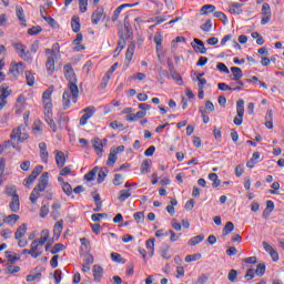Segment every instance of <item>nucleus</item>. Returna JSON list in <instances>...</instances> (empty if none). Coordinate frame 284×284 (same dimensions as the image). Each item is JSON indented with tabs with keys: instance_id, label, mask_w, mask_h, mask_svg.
<instances>
[{
	"instance_id": "nucleus-1",
	"label": "nucleus",
	"mask_w": 284,
	"mask_h": 284,
	"mask_svg": "<svg viewBox=\"0 0 284 284\" xmlns=\"http://www.w3.org/2000/svg\"><path fill=\"white\" fill-rule=\"evenodd\" d=\"M64 77L69 82L68 89L64 90L62 95L63 110H68L72 103H77L79 99V87L77 85V74L72 64L64 65Z\"/></svg>"
},
{
	"instance_id": "nucleus-2",
	"label": "nucleus",
	"mask_w": 284,
	"mask_h": 284,
	"mask_svg": "<svg viewBox=\"0 0 284 284\" xmlns=\"http://www.w3.org/2000/svg\"><path fill=\"white\" fill-rule=\"evenodd\" d=\"M48 172L41 174L38 185L34 186L29 196L31 203H37V200L41 196V192H45V187H48Z\"/></svg>"
},
{
	"instance_id": "nucleus-3",
	"label": "nucleus",
	"mask_w": 284,
	"mask_h": 284,
	"mask_svg": "<svg viewBox=\"0 0 284 284\" xmlns=\"http://www.w3.org/2000/svg\"><path fill=\"white\" fill-rule=\"evenodd\" d=\"M236 112L239 118H234L233 123L234 125H242L243 124V116L245 115V101L239 100L236 102Z\"/></svg>"
},
{
	"instance_id": "nucleus-4",
	"label": "nucleus",
	"mask_w": 284,
	"mask_h": 284,
	"mask_svg": "<svg viewBox=\"0 0 284 284\" xmlns=\"http://www.w3.org/2000/svg\"><path fill=\"white\" fill-rule=\"evenodd\" d=\"M45 54L48 55L45 68L49 74L54 72V49H45Z\"/></svg>"
},
{
	"instance_id": "nucleus-5",
	"label": "nucleus",
	"mask_w": 284,
	"mask_h": 284,
	"mask_svg": "<svg viewBox=\"0 0 284 284\" xmlns=\"http://www.w3.org/2000/svg\"><path fill=\"white\" fill-rule=\"evenodd\" d=\"M28 133L21 131V128L13 129L11 132V140L18 141L19 143H23L24 141H28Z\"/></svg>"
},
{
	"instance_id": "nucleus-6",
	"label": "nucleus",
	"mask_w": 284,
	"mask_h": 284,
	"mask_svg": "<svg viewBox=\"0 0 284 284\" xmlns=\"http://www.w3.org/2000/svg\"><path fill=\"white\" fill-rule=\"evenodd\" d=\"M193 50L195 52H199L200 54H206L207 49L205 48V43H203V40H199V38H195L193 40V43H191Z\"/></svg>"
},
{
	"instance_id": "nucleus-7",
	"label": "nucleus",
	"mask_w": 284,
	"mask_h": 284,
	"mask_svg": "<svg viewBox=\"0 0 284 284\" xmlns=\"http://www.w3.org/2000/svg\"><path fill=\"white\" fill-rule=\"evenodd\" d=\"M84 114L80 119V125H87L88 120L94 116V106H89L83 110Z\"/></svg>"
},
{
	"instance_id": "nucleus-8",
	"label": "nucleus",
	"mask_w": 284,
	"mask_h": 284,
	"mask_svg": "<svg viewBox=\"0 0 284 284\" xmlns=\"http://www.w3.org/2000/svg\"><path fill=\"white\" fill-rule=\"evenodd\" d=\"M92 148L97 152L98 156H103V141L100 138H93L91 140Z\"/></svg>"
},
{
	"instance_id": "nucleus-9",
	"label": "nucleus",
	"mask_w": 284,
	"mask_h": 284,
	"mask_svg": "<svg viewBox=\"0 0 284 284\" xmlns=\"http://www.w3.org/2000/svg\"><path fill=\"white\" fill-rule=\"evenodd\" d=\"M232 75L230 77L231 81H241L243 79V70L239 67L231 68Z\"/></svg>"
},
{
	"instance_id": "nucleus-10",
	"label": "nucleus",
	"mask_w": 284,
	"mask_h": 284,
	"mask_svg": "<svg viewBox=\"0 0 284 284\" xmlns=\"http://www.w3.org/2000/svg\"><path fill=\"white\" fill-rule=\"evenodd\" d=\"M9 207H10L11 212H14V213H17L21 210V202H19V195H14V197H11Z\"/></svg>"
},
{
	"instance_id": "nucleus-11",
	"label": "nucleus",
	"mask_w": 284,
	"mask_h": 284,
	"mask_svg": "<svg viewBox=\"0 0 284 284\" xmlns=\"http://www.w3.org/2000/svg\"><path fill=\"white\" fill-rule=\"evenodd\" d=\"M10 94H12V91H10L8 83H2L0 87V101H6Z\"/></svg>"
},
{
	"instance_id": "nucleus-12",
	"label": "nucleus",
	"mask_w": 284,
	"mask_h": 284,
	"mask_svg": "<svg viewBox=\"0 0 284 284\" xmlns=\"http://www.w3.org/2000/svg\"><path fill=\"white\" fill-rule=\"evenodd\" d=\"M42 246L37 242L33 241L31 243V254H32V258H39V256H41V254H43L42 251H39Z\"/></svg>"
},
{
	"instance_id": "nucleus-13",
	"label": "nucleus",
	"mask_w": 284,
	"mask_h": 284,
	"mask_svg": "<svg viewBox=\"0 0 284 284\" xmlns=\"http://www.w3.org/2000/svg\"><path fill=\"white\" fill-rule=\"evenodd\" d=\"M93 278L98 283L103 278V266L101 265H93Z\"/></svg>"
},
{
	"instance_id": "nucleus-14",
	"label": "nucleus",
	"mask_w": 284,
	"mask_h": 284,
	"mask_svg": "<svg viewBox=\"0 0 284 284\" xmlns=\"http://www.w3.org/2000/svg\"><path fill=\"white\" fill-rule=\"evenodd\" d=\"M103 17V9L98 8L95 12L91 16V21L93 26H99V22L101 21V18Z\"/></svg>"
},
{
	"instance_id": "nucleus-15",
	"label": "nucleus",
	"mask_w": 284,
	"mask_h": 284,
	"mask_svg": "<svg viewBox=\"0 0 284 284\" xmlns=\"http://www.w3.org/2000/svg\"><path fill=\"white\" fill-rule=\"evenodd\" d=\"M63 232V220L58 221L53 226V237L58 240Z\"/></svg>"
},
{
	"instance_id": "nucleus-16",
	"label": "nucleus",
	"mask_w": 284,
	"mask_h": 284,
	"mask_svg": "<svg viewBox=\"0 0 284 284\" xmlns=\"http://www.w3.org/2000/svg\"><path fill=\"white\" fill-rule=\"evenodd\" d=\"M55 163L58 168L65 165V153L63 151H55Z\"/></svg>"
},
{
	"instance_id": "nucleus-17",
	"label": "nucleus",
	"mask_w": 284,
	"mask_h": 284,
	"mask_svg": "<svg viewBox=\"0 0 284 284\" xmlns=\"http://www.w3.org/2000/svg\"><path fill=\"white\" fill-rule=\"evenodd\" d=\"M124 8H134V4H130V3H124L120 7H118L114 12H113V16H112V21H118L119 20V14H121V11L124 9Z\"/></svg>"
},
{
	"instance_id": "nucleus-18",
	"label": "nucleus",
	"mask_w": 284,
	"mask_h": 284,
	"mask_svg": "<svg viewBox=\"0 0 284 284\" xmlns=\"http://www.w3.org/2000/svg\"><path fill=\"white\" fill-rule=\"evenodd\" d=\"M148 112L145 111H138L135 114H129L126 115V121L133 122V121H139V119L145 118Z\"/></svg>"
},
{
	"instance_id": "nucleus-19",
	"label": "nucleus",
	"mask_w": 284,
	"mask_h": 284,
	"mask_svg": "<svg viewBox=\"0 0 284 284\" xmlns=\"http://www.w3.org/2000/svg\"><path fill=\"white\" fill-rule=\"evenodd\" d=\"M132 57H134V44H129L125 53V64L130 65V61H132Z\"/></svg>"
},
{
	"instance_id": "nucleus-20",
	"label": "nucleus",
	"mask_w": 284,
	"mask_h": 284,
	"mask_svg": "<svg viewBox=\"0 0 284 284\" xmlns=\"http://www.w3.org/2000/svg\"><path fill=\"white\" fill-rule=\"evenodd\" d=\"M241 8H243V3H239V2L231 3V6H230L231 14H241V12H243V10H241Z\"/></svg>"
},
{
	"instance_id": "nucleus-21",
	"label": "nucleus",
	"mask_w": 284,
	"mask_h": 284,
	"mask_svg": "<svg viewBox=\"0 0 284 284\" xmlns=\"http://www.w3.org/2000/svg\"><path fill=\"white\" fill-rule=\"evenodd\" d=\"M260 159H261V153L254 152L252 155V159L246 163V168H250V169L254 168L258 163Z\"/></svg>"
},
{
	"instance_id": "nucleus-22",
	"label": "nucleus",
	"mask_w": 284,
	"mask_h": 284,
	"mask_svg": "<svg viewBox=\"0 0 284 284\" xmlns=\"http://www.w3.org/2000/svg\"><path fill=\"white\" fill-rule=\"evenodd\" d=\"M27 232H28V225L22 224L16 231L14 237L19 241V239H22L26 235Z\"/></svg>"
},
{
	"instance_id": "nucleus-23",
	"label": "nucleus",
	"mask_w": 284,
	"mask_h": 284,
	"mask_svg": "<svg viewBox=\"0 0 284 284\" xmlns=\"http://www.w3.org/2000/svg\"><path fill=\"white\" fill-rule=\"evenodd\" d=\"M41 234H42V237L39 240H34V241H37L40 244V246L43 247V245H45V243H48V239H50V231L43 230L41 232Z\"/></svg>"
},
{
	"instance_id": "nucleus-24",
	"label": "nucleus",
	"mask_w": 284,
	"mask_h": 284,
	"mask_svg": "<svg viewBox=\"0 0 284 284\" xmlns=\"http://www.w3.org/2000/svg\"><path fill=\"white\" fill-rule=\"evenodd\" d=\"M71 27H72V30L73 32H80L81 30V23L79 22V17L77 16H73L72 19H71Z\"/></svg>"
},
{
	"instance_id": "nucleus-25",
	"label": "nucleus",
	"mask_w": 284,
	"mask_h": 284,
	"mask_svg": "<svg viewBox=\"0 0 284 284\" xmlns=\"http://www.w3.org/2000/svg\"><path fill=\"white\" fill-rule=\"evenodd\" d=\"M16 14L22 26H26V13L23 12V7H16Z\"/></svg>"
},
{
	"instance_id": "nucleus-26",
	"label": "nucleus",
	"mask_w": 284,
	"mask_h": 284,
	"mask_svg": "<svg viewBox=\"0 0 284 284\" xmlns=\"http://www.w3.org/2000/svg\"><path fill=\"white\" fill-rule=\"evenodd\" d=\"M150 165H152V160L145 159L141 164V174H148L150 172Z\"/></svg>"
},
{
	"instance_id": "nucleus-27",
	"label": "nucleus",
	"mask_w": 284,
	"mask_h": 284,
	"mask_svg": "<svg viewBox=\"0 0 284 284\" xmlns=\"http://www.w3.org/2000/svg\"><path fill=\"white\" fill-rule=\"evenodd\" d=\"M4 256H6V258H8L9 265L17 263V261H19V258H20L19 256H16L14 254H12L10 251H6Z\"/></svg>"
},
{
	"instance_id": "nucleus-28",
	"label": "nucleus",
	"mask_w": 284,
	"mask_h": 284,
	"mask_svg": "<svg viewBox=\"0 0 284 284\" xmlns=\"http://www.w3.org/2000/svg\"><path fill=\"white\" fill-rule=\"evenodd\" d=\"M132 196V193H130V190H121L119 194V201L123 203L125 200L130 199Z\"/></svg>"
},
{
	"instance_id": "nucleus-29",
	"label": "nucleus",
	"mask_w": 284,
	"mask_h": 284,
	"mask_svg": "<svg viewBox=\"0 0 284 284\" xmlns=\"http://www.w3.org/2000/svg\"><path fill=\"white\" fill-rule=\"evenodd\" d=\"M6 194L7 196H11V199H14V196H19V194H17V186L8 185L6 187Z\"/></svg>"
},
{
	"instance_id": "nucleus-30",
	"label": "nucleus",
	"mask_w": 284,
	"mask_h": 284,
	"mask_svg": "<svg viewBox=\"0 0 284 284\" xmlns=\"http://www.w3.org/2000/svg\"><path fill=\"white\" fill-rule=\"evenodd\" d=\"M214 10H216V7L214 4H204L201 8V13L202 14H210V13L214 12Z\"/></svg>"
},
{
	"instance_id": "nucleus-31",
	"label": "nucleus",
	"mask_w": 284,
	"mask_h": 284,
	"mask_svg": "<svg viewBox=\"0 0 284 284\" xmlns=\"http://www.w3.org/2000/svg\"><path fill=\"white\" fill-rule=\"evenodd\" d=\"M9 74H12L14 79H18L19 74H21V70L14 64V62L11 63V67L9 69Z\"/></svg>"
},
{
	"instance_id": "nucleus-32",
	"label": "nucleus",
	"mask_w": 284,
	"mask_h": 284,
	"mask_svg": "<svg viewBox=\"0 0 284 284\" xmlns=\"http://www.w3.org/2000/svg\"><path fill=\"white\" fill-rule=\"evenodd\" d=\"M171 78L176 81L179 83V85H183V78L181 77V74H179V72H176V69L173 71H169Z\"/></svg>"
},
{
	"instance_id": "nucleus-33",
	"label": "nucleus",
	"mask_w": 284,
	"mask_h": 284,
	"mask_svg": "<svg viewBox=\"0 0 284 284\" xmlns=\"http://www.w3.org/2000/svg\"><path fill=\"white\" fill-rule=\"evenodd\" d=\"M205 240V235H196L189 241V245L194 246Z\"/></svg>"
},
{
	"instance_id": "nucleus-34",
	"label": "nucleus",
	"mask_w": 284,
	"mask_h": 284,
	"mask_svg": "<svg viewBox=\"0 0 284 284\" xmlns=\"http://www.w3.org/2000/svg\"><path fill=\"white\" fill-rule=\"evenodd\" d=\"M210 181H213L212 187H219L221 185V180H219V175L216 173L209 174Z\"/></svg>"
},
{
	"instance_id": "nucleus-35",
	"label": "nucleus",
	"mask_w": 284,
	"mask_h": 284,
	"mask_svg": "<svg viewBox=\"0 0 284 284\" xmlns=\"http://www.w3.org/2000/svg\"><path fill=\"white\" fill-rule=\"evenodd\" d=\"M108 168H102L98 173V183H103L105 176H108Z\"/></svg>"
},
{
	"instance_id": "nucleus-36",
	"label": "nucleus",
	"mask_w": 284,
	"mask_h": 284,
	"mask_svg": "<svg viewBox=\"0 0 284 284\" xmlns=\"http://www.w3.org/2000/svg\"><path fill=\"white\" fill-rule=\"evenodd\" d=\"M97 172H99L98 166H95L93 170H91L84 175L85 181H94V178L97 176Z\"/></svg>"
},
{
	"instance_id": "nucleus-37",
	"label": "nucleus",
	"mask_w": 284,
	"mask_h": 284,
	"mask_svg": "<svg viewBox=\"0 0 284 284\" xmlns=\"http://www.w3.org/2000/svg\"><path fill=\"white\" fill-rule=\"evenodd\" d=\"M234 232V223L227 222L223 229V236H227V234H232Z\"/></svg>"
},
{
	"instance_id": "nucleus-38",
	"label": "nucleus",
	"mask_w": 284,
	"mask_h": 284,
	"mask_svg": "<svg viewBox=\"0 0 284 284\" xmlns=\"http://www.w3.org/2000/svg\"><path fill=\"white\" fill-rule=\"evenodd\" d=\"M13 48L16 49V51L18 52L19 57H21V54L26 53L27 48L23 43H13Z\"/></svg>"
},
{
	"instance_id": "nucleus-39",
	"label": "nucleus",
	"mask_w": 284,
	"mask_h": 284,
	"mask_svg": "<svg viewBox=\"0 0 284 284\" xmlns=\"http://www.w3.org/2000/svg\"><path fill=\"white\" fill-rule=\"evenodd\" d=\"M262 14L263 17H272V9L267 2L263 3L262 6Z\"/></svg>"
},
{
	"instance_id": "nucleus-40",
	"label": "nucleus",
	"mask_w": 284,
	"mask_h": 284,
	"mask_svg": "<svg viewBox=\"0 0 284 284\" xmlns=\"http://www.w3.org/2000/svg\"><path fill=\"white\" fill-rule=\"evenodd\" d=\"M133 217L136 221V223H145V213H143V212L134 213Z\"/></svg>"
},
{
	"instance_id": "nucleus-41",
	"label": "nucleus",
	"mask_w": 284,
	"mask_h": 284,
	"mask_svg": "<svg viewBox=\"0 0 284 284\" xmlns=\"http://www.w3.org/2000/svg\"><path fill=\"white\" fill-rule=\"evenodd\" d=\"M201 253H195V254H192V255H187L185 257V263H192L193 261H201Z\"/></svg>"
},
{
	"instance_id": "nucleus-42",
	"label": "nucleus",
	"mask_w": 284,
	"mask_h": 284,
	"mask_svg": "<svg viewBox=\"0 0 284 284\" xmlns=\"http://www.w3.org/2000/svg\"><path fill=\"white\" fill-rule=\"evenodd\" d=\"M237 82H231V90L236 91V90H243V85H245V83H243V81L241 80H236Z\"/></svg>"
},
{
	"instance_id": "nucleus-43",
	"label": "nucleus",
	"mask_w": 284,
	"mask_h": 284,
	"mask_svg": "<svg viewBox=\"0 0 284 284\" xmlns=\"http://www.w3.org/2000/svg\"><path fill=\"white\" fill-rule=\"evenodd\" d=\"M237 276H239V272L236 270H231L229 272L227 278H229L230 283H236Z\"/></svg>"
},
{
	"instance_id": "nucleus-44",
	"label": "nucleus",
	"mask_w": 284,
	"mask_h": 284,
	"mask_svg": "<svg viewBox=\"0 0 284 284\" xmlns=\"http://www.w3.org/2000/svg\"><path fill=\"white\" fill-rule=\"evenodd\" d=\"M45 110V114H52V100L42 101Z\"/></svg>"
},
{
	"instance_id": "nucleus-45",
	"label": "nucleus",
	"mask_w": 284,
	"mask_h": 284,
	"mask_svg": "<svg viewBox=\"0 0 284 284\" xmlns=\"http://www.w3.org/2000/svg\"><path fill=\"white\" fill-rule=\"evenodd\" d=\"M26 79H27V84L32 88L34 85V74H32L30 71L26 72Z\"/></svg>"
},
{
	"instance_id": "nucleus-46",
	"label": "nucleus",
	"mask_w": 284,
	"mask_h": 284,
	"mask_svg": "<svg viewBox=\"0 0 284 284\" xmlns=\"http://www.w3.org/2000/svg\"><path fill=\"white\" fill-rule=\"evenodd\" d=\"M146 250H149L150 256H154V239L146 241Z\"/></svg>"
},
{
	"instance_id": "nucleus-47",
	"label": "nucleus",
	"mask_w": 284,
	"mask_h": 284,
	"mask_svg": "<svg viewBox=\"0 0 284 284\" xmlns=\"http://www.w3.org/2000/svg\"><path fill=\"white\" fill-rule=\"evenodd\" d=\"M62 190H63L64 194H67V196L72 195V185H70V183L63 182Z\"/></svg>"
},
{
	"instance_id": "nucleus-48",
	"label": "nucleus",
	"mask_w": 284,
	"mask_h": 284,
	"mask_svg": "<svg viewBox=\"0 0 284 284\" xmlns=\"http://www.w3.org/2000/svg\"><path fill=\"white\" fill-rule=\"evenodd\" d=\"M19 215H17V214H11V215H9V216H6L4 215V223H17V221H19Z\"/></svg>"
},
{
	"instance_id": "nucleus-49",
	"label": "nucleus",
	"mask_w": 284,
	"mask_h": 284,
	"mask_svg": "<svg viewBox=\"0 0 284 284\" xmlns=\"http://www.w3.org/2000/svg\"><path fill=\"white\" fill-rule=\"evenodd\" d=\"M63 250H65V245L58 243L52 247L51 254H59V252H63Z\"/></svg>"
},
{
	"instance_id": "nucleus-50",
	"label": "nucleus",
	"mask_w": 284,
	"mask_h": 284,
	"mask_svg": "<svg viewBox=\"0 0 284 284\" xmlns=\"http://www.w3.org/2000/svg\"><path fill=\"white\" fill-rule=\"evenodd\" d=\"M165 236H170V241L172 243H176V241H179V235H176V233H174L172 230L166 231Z\"/></svg>"
},
{
	"instance_id": "nucleus-51",
	"label": "nucleus",
	"mask_w": 284,
	"mask_h": 284,
	"mask_svg": "<svg viewBox=\"0 0 284 284\" xmlns=\"http://www.w3.org/2000/svg\"><path fill=\"white\" fill-rule=\"evenodd\" d=\"M116 153H114V151H111L106 161V165H114V163H116Z\"/></svg>"
},
{
	"instance_id": "nucleus-52",
	"label": "nucleus",
	"mask_w": 284,
	"mask_h": 284,
	"mask_svg": "<svg viewBox=\"0 0 284 284\" xmlns=\"http://www.w3.org/2000/svg\"><path fill=\"white\" fill-rule=\"evenodd\" d=\"M43 172V166L42 165H38L33 169V171L31 172V176L32 179H36L37 180V176L40 175V173Z\"/></svg>"
},
{
	"instance_id": "nucleus-53",
	"label": "nucleus",
	"mask_w": 284,
	"mask_h": 284,
	"mask_svg": "<svg viewBox=\"0 0 284 284\" xmlns=\"http://www.w3.org/2000/svg\"><path fill=\"white\" fill-rule=\"evenodd\" d=\"M213 17H215V19H220V21H223V23H227V16L221 11L214 12Z\"/></svg>"
},
{
	"instance_id": "nucleus-54",
	"label": "nucleus",
	"mask_w": 284,
	"mask_h": 284,
	"mask_svg": "<svg viewBox=\"0 0 284 284\" xmlns=\"http://www.w3.org/2000/svg\"><path fill=\"white\" fill-rule=\"evenodd\" d=\"M200 29L203 30V32H210L212 30V20H206V22L202 24Z\"/></svg>"
},
{
	"instance_id": "nucleus-55",
	"label": "nucleus",
	"mask_w": 284,
	"mask_h": 284,
	"mask_svg": "<svg viewBox=\"0 0 284 284\" xmlns=\"http://www.w3.org/2000/svg\"><path fill=\"white\" fill-rule=\"evenodd\" d=\"M216 68L220 72H224L225 74H230V69H227V65H225V63L223 62H219L216 64Z\"/></svg>"
},
{
	"instance_id": "nucleus-56",
	"label": "nucleus",
	"mask_w": 284,
	"mask_h": 284,
	"mask_svg": "<svg viewBox=\"0 0 284 284\" xmlns=\"http://www.w3.org/2000/svg\"><path fill=\"white\" fill-rule=\"evenodd\" d=\"M18 272H21V267L19 266L9 265L7 267V274H17Z\"/></svg>"
},
{
	"instance_id": "nucleus-57",
	"label": "nucleus",
	"mask_w": 284,
	"mask_h": 284,
	"mask_svg": "<svg viewBox=\"0 0 284 284\" xmlns=\"http://www.w3.org/2000/svg\"><path fill=\"white\" fill-rule=\"evenodd\" d=\"M47 123H48V125H50V128L53 132H57V123H54V120H52L50 114L47 115Z\"/></svg>"
},
{
	"instance_id": "nucleus-58",
	"label": "nucleus",
	"mask_w": 284,
	"mask_h": 284,
	"mask_svg": "<svg viewBox=\"0 0 284 284\" xmlns=\"http://www.w3.org/2000/svg\"><path fill=\"white\" fill-rule=\"evenodd\" d=\"M48 214H50V209L48 207V205H42L40 209L41 219H45V216H48Z\"/></svg>"
},
{
	"instance_id": "nucleus-59",
	"label": "nucleus",
	"mask_w": 284,
	"mask_h": 284,
	"mask_svg": "<svg viewBox=\"0 0 284 284\" xmlns=\"http://www.w3.org/2000/svg\"><path fill=\"white\" fill-rule=\"evenodd\" d=\"M80 12H88V0H79Z\"/></svg>"
},
{
	"instance_id": "nucleus-60",
	"label": "nucleus",
	"mask_w": 284,
	"mask_h": 284,
	"mask_svg": "<svg viewBox=\"0 0 284 284\" xmlns=\"http://www.w3.org/2000/svg\"><path fill=\"white\" fill-rule=\"evenodd\" d=\"M255 274L257 276H263V274H265V264H258L257 268L255 270Z\"/></svg>"
},
{
	"instance_id": "nucleus-61",
	"label": "nucleus",
	"mask_w": 284,
	"mask_h": 284,
	"mask_svg": "<svg viewBox=\"0 0 284 284\" xmlns=\"http://www.w3.org/2000/svg\"><path fill=\"white\" fill-rule=\"evenodd\" d=\"M41 278V273L27 276V283H32L33 281H39Z\"/></svg>"
},
{
	"instance_id": "nucleus-62",
	"label": "nucleus",
	"mask_w": 284,
	"mask_h": 284,
	"mask_svg": "<svg viewBox=\"0 0 284 284\" xmlns=\"http://www.w3.org/2000/svg\"><path fill=\"white\" fill-rule=\"evenodd\" d=\"M154 43L156 44V50H159V48H161L163 44V37L161 34H156L154 37Z\"/></svg>"
},
{
	"instance_id": "nucleus-63",
	"label": "nucleus",
	"mask_w": 284,
	"mask_h": 284,
	"mask_svg": "<svg viewBox=\"0 0 284 284\" xmlns=\"http://www.w3.org/2000/svg\"><path fill=\"white\" fill-rule=\"evenodd\" d=\"M38 51H39V40H36L30 47V52H32V54H37Z\"/></svg>"
},
{
	"instance_id": "nucleus-64",
	"label": "nucleus",
	"mask_w": 284,
	"mask_h": 284,
	"mask_svg": "<svg viewBox=\"0 0 284 284\" xmlns=\"http://www.w3.org/2000/svg\"><path fill=\"white\" fill-rule=\"evenodd\" d=\"M20 57L23 59V61L32 62V53L30 51H27L23 54H20Z\"/></svg>"
}]
</instances>
